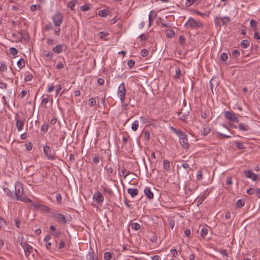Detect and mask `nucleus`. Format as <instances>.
Masks as SVG:
<instances>
[{
	"mask_svg": "<svg viewBox=\"0 0 260 260\" xmlns=\"http://www.w3.org/2000/svg\"><path fill=\"white\" fill-rule=\"evenodd\" d=\"M15 200H20L23 202H32L31 200L29 199L23 193V187L22 183L19 182H17L15 185Z\"/></svg>",
	"mask_w": 260,
	"mask_h": 260,
	"instance_id": "obj_1",
	"label": "nucleus"
},
{
	"mask_svg": "<svg viewBox=\"0 0 260 260\" xmlns=\"http://www.w3.org/2000/svg\"><path fill=\"white\" fill-rule=\"evenodd\" d=\"M171 129L173 132L178 137L180 144L185 149L189 148V144L187 135L181 130L177 129L173 127Z\"/></svg>",
	"mask_w": 260,
	"mask_h": 260,
	"instance_id": "obj_2",
	"label": "nucleus"
},
{
	"mask_svg": "<svg viewBox=\"0 0 260 260\" xmlns=\"http://www.w3.org/2000/svg\"><path fill=\"white\" fill-rule=\"evenodd\" d=\"M184 26L192 29H198L203 27V24L201 21L196 20L194 18L190 17L184 24Z\"/></svg>",
	"mask_w": 260,
	"mask_h": 260,
	"instance_id": "obj_3",
	"label": "nucleus"
},
{
	"mask_svg": "<svg viewBox=\"0 0 260 260\" xmlns=\"http://www.w3.org/2000/svg\"><path fill=\"white\" fill-rule=\"evenodd\" d=\"M52 217L59 224L65 225L68 222L66 217L61 213L57 212L52 213Z\"/></svg>",
	"mask_w": 260,
	"mask_h": 260,
	"instance_id": "obj_4",
	"label": "nucleus"
},
{
	"mask_svg": "<svg viewBox=\"0 0 260 260\" xmlns=\"http://www.w3.org/2000/svg\"><path fill=\"white\" fill-rule=\"evenodd\" d=\"M126 90L124 83H121L118 88L117 92V96L120 99L121 103H123L126 95Z\"/></svg>",
	"mask_w": 260,
	"mask_h": 260,
	"instance_id": "obj_5",
	"label": "nucleus"
},
{
	"mask_svg": "<svg viewBox=\"0 0 260 260\" xmlns=\"http://www.w3.org/2000/svg\"><path fill=\"white\" fill-rule=\"evenodd\" d=\"M63 19V14L59 11H57L52 17V20L54 25L55 27H60Z\"/></svg>",
	"mask_w": 260,
	"mask_h": 260,
	"instance_id": "obj_6",
	"label": "nucleus"
},
{
	"mask_svg": "<svg viewBox=\"0 0 260 260\" xmlns=\"http://www.w3.org/2000/svg\"><path fill=\"white\" fill-rule=\"evenodd\" d=\"M43 151L45 155L47 156V158L50 160H54L56 159L54 153H52V150L50 147L48 146H45L43 148Z\"/></svg>",
	"mask_w": 260,
	"mask_h": 260,
	"instance_id": "obj_7",
	"label": "nucleus"
},
{
	"mask_svg": "<svg viewBox=\"0 0 260 260\" xmlns=\"http://www.w3.org/2000/svg\"><path fill=\"white\" fill-rule=\"evenodd\" d=\"M22 248L24 249L25 255L28 257L29 255L32 252L33 248L32 247L28 244L26 242H21V245Z\"/></svg>",
	"mask_w": 260,
	"mask_h": 260,
	"instance_id": "obj_8",
	"label": "nucleus"
},
{
	"mask_svg": "<svg viewBox=\"0 0 260 260\" xmlns=\"http://www.w3.org/2000/svg\"><path fill=\"white\" fill-rule=\"evenodd\" d=\"M224 116L227 119L231 121L235 122H238L239 121L238 117L236 116L235 113L232 111H225L224 113Z\"/></svg>",
	"mask_w": 260,
	"mask_h": 260,
	"instance_id": "obj_9",
	"label": "nucleus"
},
{
	"mask_svg": "<svg viewBox=\"0 0 260 260\" xmlns=\"http://www.w3.org/2000/svg\"><path fill=\"white\" fill-rule=\"evenodd\" d=\"M93 200L97 203L102 205L104 202V198L100 191H96L93 196Z\"/></svg>",
	"mask_w": 260,
	"mask_h": 260,
	"instance_id": "obj_10",
	"label": "nucleus"
},
{
	"mask_svg": "<svg viewBox=\"0 0 260 260\" xmlns=\"http://www.w3.org/2000/svg\"><path fill=\"white\" fill-rule=\"evenodd\" d=\"M18 115L15 117V119L16 120V126L17 128L18 131L20 132L22 131L23 128L25 119H19L18 118Z\"/></svg>",
	"mask_w": 260,
	"mask_h": 260,
	"instance_id": "obj_11",
	"label": "nucleus"
},
{
	"mask_svg": "<svg viewBox=\"0 0 260 260\" xmlns=\"http://www.w3.org/2000/svg\"><path fill=\"white\" fill-rule=\"evenodd\" d=\"M35 207L43 213H49L51 211V208L43 204L38 203L35 205Z\"/></svg>",
	"mask_w": 260,
	"mask_h": 260,
	"instance_id": "obj_12",
	"label": "nucleus"
},
{
	"mask_svg": "<svg viewBox=\"0 0 260 260\" xmlns=\"http://www.w3.org/2000/svg\"><path fill=\"white\" fill-rule=\"evenodd\" d=\"M179 118L182 121H185L189 115V112H184V110L182 109L178 114Z\"/></svg>",
	"mask_w": 260,
	"mask_h": 260,
	"instance_id": "obj_13",
	"label": "nucleus"
},
{
	"mask_svg": "<svg viewBox=\"0 0 260 260\" xmlns=\"http://www.w3.org/2000/svg\"><path fill=\"white\" fill-rule=\"evenodd\" d=\"M145 196L149 200H151L154 197L153 193L151 191L150 188L146 187L144 190Z\"/></svg>",
	"mask_w": 260,
	"mask_h": 260,
	"instance_id": "obj_14",
	"label": "nucleus"
},
{
	"mask_svg": "<svg viewBox=\"0 0 260 260\" xmlns=\"http://www.w3.org/2000/svg\"><path fill=\"white\" fill-rule=\"evenodd\" d=\"M127 192L132 198H134L138 194V189L135 188H129L127 189Z\"/></svg>",
	"mask_w": 260,
	"mask_h": 260,
	"instance_id": "obj_15",
	"label": "nucleus"
},
{
	"mask_svg": "<svg viewBox=\"0 0 260 260\" xmlns=\"http://www.w3.org/2000/svg\"><path fill=\"white\" fill-rule=\"evenodd\" d=\"M51 239V236L49 235H47L44 238V242L46 243V247L47 249H50L51 247V243L49 242Z\"/></svg>",
	"mask_w": 260,
	"mask_h": 260,
	"instance_id": "obj_16",
	"label": "nucleus"
},
{
	"mask_svg": "<svg viewBox=\"0 0 260 260\" xmlns=\"http://www.w3.org/2000/svg\"><path fill=\"white\" fill-rule=\"evenodd\" d=\"M102 188V190L104 193L107 194L110 197L112 196L113 194V192L112 190L109 188L108 186H101Z\"/></svg>",
	"mask_w": 260,
	"mask_h": 260,
	"instance_id": "obj_17",
	"label": "nucleus"
},
{
	"mask_svg": "<svg viewBox=\"0 0 260 260\" xmlns=\"http://www.w3.org/2000/svg\"><path fill=\"white\" fill-rule=\"evenodd\" d=\"M201 1L202 0H186L185 6L187 7H189L195 3L198 5L200 3Z\"/></svg>",
	"mask_w": 260,
	"mask_h": 260,
	"instance_id": "obj_18",
	"label": "nucleus"
},
{
	"mask_svg": "<svg viewBox=\"0 0 260 260\" xmlns=\"http://www.w3.org/2000/svg\"><path fill=\"white\" fill-rule=\"evenodd\" d=\"M163 169L167 172H169L170 171V161L168 160L165 159L164 160Z\"/></svg>",
	"mask_w": 260,
	"mask_h": 260,
	"instance_id": "obj_19",
	"label": "nucleus"
},
{
	"mask_svg": "<svg viewBox=\"0 0 260 260\" xmlns=\"http://www.w3.org/2000/svg\"><path fill=\"white\" fill-rule=\"evenodd\" d=\"M98 15L100 17H105L109 15V11L107 9L100 10L98 11Z\"/></svg>",
	"mask_w": 260,
	"mask_h": 260,
	"instance_id": "obj_20",
	"label": "nucleus"
},
{
	"mask_svg": "<svg viewBox=\"0 0 260 260\" xmlns=\"http://www.w3.org/2000/svg\"><path fill=\"white\" fill-rule=\"evenodd\" d=\"M238 128L242 131H247L250 129V127L248 125H246L243 123H240L238 124Z\"/></svg>",
	"mask_w": 260,
	"mask_h": 260,
	"instance_id": "obj_21",
	"label": "nucleus"
},
{
	"mask_svg": "<svg viewBox=\"0 0 260 260\" xmlns=\"http://www.w3.org/2000/svg\"><path fill=\"white\" fill-rule=\"evenodd\" d=\"M63 45L61 44H58L53 48V51L56 53L59 54L63 51L62 50Z\"/></svg>",
	"mask_w": 260,
	"mask_h": 260,
	"instance_id": "obj_22",
	"label": "nucleus"
},
{
	"mask_svg": "<svg viewBox=\"0 0 260 260\" xmlns=\"http://www.w3.org/2000/svg\"><path fill=\"white\" fill-rule=\"evenodd\" d=\"M120 175H122L124 178H125L128 175H129L130 172L127 170L125 167H122L120 170Z\"/></svg>",
	"mask_w": 260,
	"mask_h": 260,
	"instance_id": "obj_23",
	"label": "nucleus"
},
{
	"mask_svg": "<svg viewBox=\"0 0 260 260\" xmlns=\"http://www.w3.org/2000/svg\"><path fill=\"white\" fill-rule=\"evenodd\" d=\"M220 19L221 20L222 24L223 25H226V24L229 23L231 21V19L228 16L221 17L220 18Z\"/></svg>",
	"mask_w": 260,
	"mask_h": 260,
	"instance_id": "obj_24",
	"label": "nucleus"
},
{
	"mask_svg": "<svg viewBox=\"0 0 260 260\" xmlns=\"http://www.w3.org/2000/svg\"><path fill=\"white\" fill-rule=\"evenodd\" d=\"M77 0H72L70 1L67 5L68 8L70 9L71 10L73 11L75 10L74 7L76 4H77Z\"/></svg>",
	"mask_w": 260,
	"mask_h": 260,
	"instance_id": "obj_25",
	"label": "nucleus"
},
{
	"mask_svg": "<svg viewBox=\"0 0 260 260\" xmlns=\"http://www.w3.org/2000/svg\"><path fill=\"white\" fill-rule=\"evenodd\" d=\"M4 191L9 198L12 199H15L14 194L9 188H4Z\"/></svg>",
	"mask_w": 260,
	"mask_h": 260,
	"instance_id": "obj_26",
	"label": "nucleus"
},
{
	"mask_svg": "<svg viewBox=\"0 0 260 260\" xmlns=\"http://www.w3.org/2000/svg\"><path fill=\"white\" fill-rule=\"evenodd\" d=\"M165 34L168 38H172L175 35V31L172 29H168L165 30Z\"/></svg>",
	"mask_w": 260,
	"mask_h": 260,
	"instance_id": "obj_27",
	"label": "nucleus"
},
{
	"mask_svg": "<svg viewBox=\"0 0 260 260\" xmlns=\"http://www.w3.org/2000/svg\"><path fill=\"white\" fill-rule=\"evenodd\" d=\"M105 169L106 171V173L109 177H111L113 174V168L111 167H108V166H106Z\"/></svg>",
	"mask_w": 260,
	"mask_h": 260,
	"instance_id": "obj_28",
	"label": "nucleus"
},
{
	"mask_svg": "<svg viewBox=\"0 0 260 260\" xmlns=\"http://www.w3.org/2000/svg\"><path fill=\"white\" fill-rule=\"evenodd\" d=\"M114 254L110 252H106L104 254V258L105 260H110Z\"/></svg>",
	"mask_w": 260,
	"mask_h": 260,
	"instance_id": "obj_29",
	"label": "nucleus"
},
{
	"mask_svg": "<svg viewBox=\"0 0 260 260\" xmlns=\"http://www.w3.org/2000/svg\"><path fill=\"white\" fill-rule=\"evenodd\" d=\"M139 127V121L136 120L134 121L132 124V129L133 131H136Z\"/></svg>",
	"mask_w": 260,
	"mask_h": 260,
	"instance_id": "obj_30",
	"label": "nucleus"
},
{
	"mask_svg": "<svg viewBox=\"0 0 260 260\" xmlns=\"http://www.w3.org/2000/svg\"><path fill=\"white\" fill-rule=\"evenodd\" d=\"M234 144H235V146H236V147H237L239 149L242 150V149H244L245 148L244 145L241 142L237 141H235L234 142Z\"/></svg>",
	"mask_w": 260,
	"mask_h": 260,
	"instance_id": "obj_31",
	"label": "nucleus"
},
{
	"mask_svg": "<svg viewBox=\"0 0 260 260\" xmlns=\"http://www.w3.org/2000/svg\"><path fill=\"white\" fill-rule=\"evenodd\" d=\"M240 45L243 48H247L249 46V42L247 40H243L241 41Z\"/></svg>",
	"mask_w": 260,
	"mask_h": 260,
	"instance_id": "obj_32",
	"label": "nucleus"
},
{
	"mask_svg": "<svg viewBox=\"0 0 260 260\" xmlns=\"http://www.w3.org/2000/svg\"><path fill=\"white\" fill-rule=\"evenodd\" d=\"M25 64V61L23 58L19 59L17 61V66L19 69H22L24 67Z\"/></svg>",
	"mask_w": 260,
	"mask_h": 260,
	"instance_id": "obj_33",
	"label": "nucleus"
},
{
	"mask_svg": "<svg viewBox=\"0 0 260 260\" xmlns=\"http://www.w3.org/2000/svg\"><path fill=\"white\" fill-rule=\"evenodd\" d=\"M207 196V193L205 192L203 196L200 197L197 202V205L199 206V205L203 203V202L204 201V200L206 198Z\"/></svg>",
	"mask_w": 260,
	"mask_h": 260,
	"instance_id": "obj_34",
	"label": "nucleus"
},
{
	"mask_svg": "<svg viewBox=\"0 0 260 260\" xmlns=\"http://www.w3.org/2000/svg\"><path fill=\"white\" fill-rule=\"evenodd\" d=\"M245 205V201L242 199H239L236 203V206L237 208H242Z\"/></svg>",
	"mask_w": 260,
	"mask_h": 260,
	"instance_id": "obj_35",
	"label": "nucleus"
},
{
	"mask_svg": "<svg viewBox=\"0 0 260 260\" xmlns=\"http://www.w3.org/2000/svg\"><path fill=\"white\" fill-rule=\"evenodd\" d=\"M208 233V228L206 227L203 228L201 230V236L203 238H205L207 236Z\"/></svg>",
	"mask_w": 260,
	"mask_h": 260,
	"instance_id": "obj_36",
	"label": "nucleus"
},
{
	"mask_svg": "<svg viewBox=\"0 0 260 260\" xmlns=\"http://www.w3.org/2000/svg\"><path fill=\"white\" fill-rule=\"evenodd\" d=\"M210 131L211 129L210 126L206 125L203 128V135L204 136L208 135L209 134Z\"/></svg>",
	"mask_w": 260,
	"mask_h": 260,
	"instance_id": "obj_37",
	"label": "nucleus"
},
{
	"mask_svg": "<svg viewBox=\"0 0 260 260\" xmlns=\"http://www.w3.org/2000/svg\"><path fill=\"white\" fill-rule=\"evenodd\" d=\"M185 38L184 36L181 35L179 36L178 42L181 45L183 46L185 44Z\"/></svg>",
	"mask_w": 260,
	"mask_h": 260,
	"instance_id": "obj_38",
	"label": "nucleus"
},
{
	"mask_svg": "<svg viewBox=\"0 0 260 260\" xmlns=\"http://www.w3.org/2000/svg\"><path fill=\"white\" fill-rule=\"evenodd\" d=\"M150 138V133L148 130H146L144 132V139L146 141H149Z\"/></svg>",
	"mask_w": 260,
	"mask_h": 260,
	"instance_id": "obj_39",
	"label": "nucleus"
},
{
	"mask_svg": "<svg viewBox=\"0 0 260 260\" xmlns=\"http://www.w3.org/2000/svg\"><path fill=\"white\" fill-rule=\"evenodd\" d=\"M132 229L138 231L140 229V225L137 222H133L131 224Z\"/></svg>",
	"mask_w": 260,
	"mask_h": 260,
	"instance_id": "obj_40",
	"label": "nucleus"
},
{
	"mask_svg": "<svg viewBox=\"0 0 260 260\" xmlns=\"http://www.w3.org/2000/svg\"><path fill=\"white\" fill-rule=\"evenodd\" d=\"M250 26L253 28L254 30H257V22L255 20L251 19L250 22Z\"/></svg>",
	"mask_w": 260,
	"mask_h": 260,
	"instance_id": "obj_41",
	"label": "nucleus"
},
{
	"mask_svg": "<svg viewBox=\"0 0 260 260\" xmlns=\"http://www.w3.org/2000/svg\"><path fill=\"white\" fill-rule=\"evenodd\" d=\"M108 35V33L105 31H100L98 33V36L100 39H103Z\"/></svg>",
	"mask_w": 260,
	"mask_h": 260,
	"instance_id": "obj_42",
	"label": "nucleus"
},
{
	"mask_svg": "<svg viewBox=\"0 0 260 260\" xmlns=\"http://www.w3.org/2000/svg\"><path fill=\"white\" fill-rule=\"evenodd\" d=\"M7 70V67L6 65V63L4 62H2L0 66V72H5Z\"/></svg>",
	"mask_w": 260,
	"mask_h": 260,
	"instance_id": "obj_43",
	"label": "nucleus"
},
{
	"mask_svg": "<svg viewBox=\"0 0 260 260\" xmlns=\"http://www.w3.org/2000/svg\"><path fill=\"white\" fill-rule=\"evenodd\" d=\"M244 174L246 178H250L253 174V172L251 170H244Z\"/></svg>",
	"mask_w": 260,
	"mask_h": 260,
	"instance_id": "obj_44",
	"label": "nucleus"
},
{
	"mask_svg": "<svg viewBox=\"0 0 260 260\" xmlns=\"http://www.w3.org/2000/svg\"><path fill=\"white\" fill-rule=\"evenodd\" d=\"M46 97H44L42 101H41V104H47L48 103L50 100V98L49 97V95H46Z\"/></svg>",
	"mask_w": 260,
	"mask_h": 260,
	"instance_id": "obj_45",
	"label": "nucleus"
},
{
	"mask_svg": "<svg viewBox=\"0 0 260 260\" xmlns=\"http://www.w3.org/2000/svg\"><path fill=\"white\" fill-rule=\"evenodd\" d=\"M220 59L223 61H226L228 58V55L226 53H222L220 55Z\"/></svg>",
	"mask_w": 260,
	"mask_h": 260,
	"instance_id": "obj_46",
	"label": "nucleus"
},
{
	"mask_svg": "<svg viewBox=\"0 0 260 260\" xmlns=\"http://www.w3.org/2000/svg\"><path fill=\"white\" fill-rule=\"evenodd\" d=\"M56 199L58 204H61L62 202V197L60 193H57L56 194Z\"/></svg>",
	"mask_w": 260,
	"mask_h": 260,
	"instance_id": "obj_47",
	"label": "nucleus"
},
{
	"mask_svg": "<svg viewBox=\"0 0 260 260\" xmlns=\"http://www.w3.org/2000/svg\"><path fill=\"white\" fill-rule=\"evenodd\" d=\"M43 55L46 57L51 58L52 56V53L50 51H47L46 50H44L43 52Z\"/></svg>",
	"mask_w": 260,
	"mask_h": 260,
	"instance_id": "obj_48",
	"label": "nucleus"
},
{
	"mask_svg": "<svg viewBox=\"0 0 260 260\" xmlns=\"http://www.w3.org/2000/svg\"><path fill=\"white\" fill-rule=\"evenodd\" d=\"M48 129V125L46 123H44L41 126V131H43L44 133H46Z\"/></svg>",
	"mask_w": 260,
	"mask_h": 260,
	"instance_id": "obj_49",
	"label": "nucleus"
},
{
	"mask_svg": "<svg viewBox=\"0 0 260 260\" xmlns=\"http://www.w3.org/2000/svg\"><path fill=\"white\" fill-rule=\"evenodd\" d=\"M156 16V14L155 13V12L153 11H151L149 13V21L150 23L151 21L152 17H153V18H155Z\"/></svg>",
	"mask_w": 260,
	"mask_h": 260,
	"instance_id": "obj_50",
	"label": "nucleus"
},
{
	"mask_svg": "<svg viewBox=\"0 0 260 260\" xmlns=\"http://www.w3.org/2000/svg\"><path fill=\"white\" fill-rule=\"evenodd\" d=\"M129 138V136L127 135V134H124V135L122 137V142L124 145H125L128 139Z\"/></svg>",
	"mask_w": 260,
	"mask_h": 260,
	"instance_id": "obj_51",
	"label": "nucleus"
},
{
	"mask_svg": "<svg viewBox=\"0 0 260 260\" xmlns=\"http://www.w3.org/2000/svg\"><path fill=\"white\" fill-rule=\"evenodd\" d=\"M232 55L235 57H237L240 55L239 51L237 49H234L232 52Z\"/></svg>",
	"mask_w": 260,
	"mask_h": 260,
	"instance_id": "obj_52",
	"label": "nucleus"
},
{
	"mask_svg": "<svg viewBox=\"0 0 260 260\" xmlns=\"http://www.w3.org/2000/svg\"><path fill=\"white\" fill-rule=\"evenodd\" d=\"M18 53V51L17 50L14 48V47H11L10 48V53L13 55H15L16 54H17Z\"/></svg>",
	"mask_w": 260,
	"mask_h": 260,
	"instance_id": "obj_53",
	"label": "nucleus"
},
{
	"mask_svg": "<svg viewBox=\"0 0 260 260\" xmlns=\"http://www.w3.org/2000/svg\"><path fill=\"white\" fill-rule=\"evenodd\" d=\"M96 102L95 99L92 98L89 100V105L90 106H93L96 105Z\"/></svg>",
	"mask_w": 260,
	"mask_h": 260,
	"instance_id": "obj_54",
	"label": "nucleus"
},
{
	"mask_svg": "<svg viewBox=\"0 0 260 260\" xmlns=\"http://www.w3.org/2000/svg\"><path fill=\"white\" fill-rule=\"evenodd\" d=\"M89 9L90 7L87 5H82L80 7V10L82 11H87Z\"/></svg>",
	"mask_w": 260,
	"mask_h": 260,
	"instance_id": "obj_55",
	"label": "nucleus"
},
{
	"mask_svg": "<svg viewBox=\"0 0 260 260\" xmlns=\"http://www.w3.org/2000/svg\"><path fill=\"white\" fill-rule=\"evenodd\" d=\"M6 226V221L4 219L1 218H0V228L2 229H3Z\"/></svg>",
	"mask_w": 260,
	"mask_h": 260,
	"instance_id": "obj_56",
	"label": "nucleus"
},
{
	"mask_svg": "<svg viewBox=\"0 0 260 260\" xmlns=\"http://www.w3.org/2000/svg\"><path fill=\"white\" fill-rule=\"evenodd\" d=\"M148 53L149 51L146 49H143L141 51V55L143 57L147 56Z\"/></svg>",
	"mask_w": 260,
	"mask_h": 260,
	"instance_id": "obj_57",
	"label": "nucleus"
},
{
	"mask_svg": "<svg viewBox=\"0 0 260 260\" xmlns=\"http://www.w3.org/2000/svg\"><path fill=\"white\" fill-rule=\"evenodd\" d=\"M196 178L198 180H200L202 179V171L201 170L198 171V173L196 175Z\"/></svg>",
	"mask_w": 260,
	"mask_h": 260,
	"instance_id": "obj_58",
	"label": "nucleus"
},
{
	"mask_svg": "<svg viewBox=\"0 0 260 260\" xmlns=\"http://www.w3.org/2000/svg\"><path fill=\"white\" fill-rule=\"evenodd\" d=\"M33 76L31 74H27L25 76L24 80L26 82L30 81L32 79Z\"/></svg>",
	"mask_w": 260,
	"mask_h": 260,
	"instance_id": "obj_59",
	"label": "nucleus"
},
{
	"mask_svg": "<svg viewBox=\"0 0 260 260\" xmlns=\"http://www.w3.org/2000/svg\"><path fill=\"white\" fill-rule=\"evenodd\" d=\"M65 245H66L65 241L63 239H61L60 240V243L59 245L58 248L60 249H62V248L65 247Z\"/></svg>",
	"mask_w": 260,
	"mask_h": 260,
	"instance_id": "obj_60",
	"label": "nucleus"
},
{
	"mask_svg": "<svg viewBox=\"0 0 260 260\" xmlns=\"http://www.w3.org/2000/svg\"><path fill=\"white\" fill-rule=\"evenodd\" d=\"M52 234L55 237L59 238L61 235V232L59 230H56L53 233H52Z\"/></svg>",
	"mask_w": 260,
	"mask_h": 260,
	"instance_id": "obj_61",
	"label": "nucleus"
},
{
	"mask_svg": "<svg viewBox=\"0 0 260 260\" xmlns=\"http://www.w3.org/2000/svg\"><path fill=\"white\" fill-rule=\"evenodd\" d=\"M40 6L37 5H32L30 6V10L32 12L36 11L38 9H40Z\"/></svg>",
	"mask_w": 260,
	"mask_h": 260,
	"instance_id": "obj_62",
	"label": "nucleus"
},
{
	"mask_svg": "<svg viewBox=\"0 0 260 260\" xmlns=\"http://www.w3.org/2000/svg\"><path fill=\"white\" fill-rule=\"evenodd\" d=\"M87 258L88 260H98V258H95L94 257L93 253H89Z\"/></svg>",
	"mask_w": 260,
	"mask_h": 260,
	"instance_id": "obj_63",
	"label": "nucleus"
},
{
	"mask_svg": "<svg viewBox=\"0 0 260 260\" xmlns=\"http://www.w3.org/2000/svg\"><path fill=\"white\" fill-rule=\"evenodd\" d=\"M254 38L256 40L260 39V32H258V30H255V32L254 34Z\"/></svg>",
	"mask_w": 260,
	"mask_h": 260,
	"instance_id": "obj_64",
	"label": "nucleus"
}]
</instances>
